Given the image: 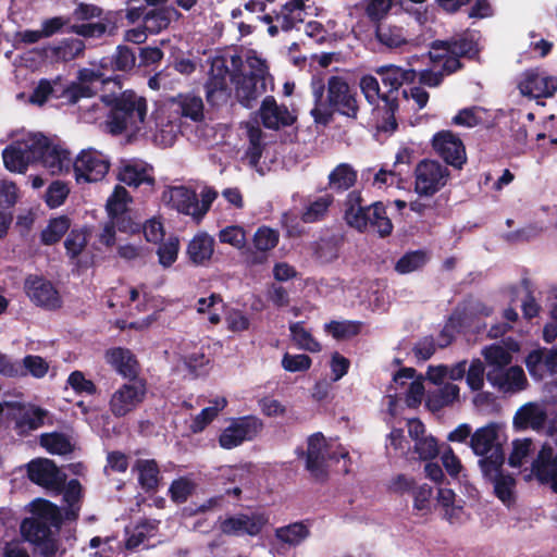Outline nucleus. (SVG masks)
<instances>
[{
	"label": "nucleus",
	"mask_w": 557,
	"mask_h": 557,
	"mask_svg": "<svg viewBox=\"0 0 557 557\" xmlns=\"http://www.w3.org/2000/svg\"><path fill=\"white\" fill-rule=\"evenodd\" d=\"M24 288L30 301L36 306L54 310L62 305V298L57 287L42 276H28L25 280Z\"/></svg>",
	"instance_id": "nucleus-14"
},
{
	"label": "nucleus",
	"mask_w": 557,
	"mask_h": 557,
	"mask_svg": "<svg viewBox=\"0 0 557 557\" xmlns=\"http://www.w3.org/2000/svg\"><path fill=\"white\" fill-rule=\"evenodd\" d=\"M476 53L472 40L435 41L429 52L431 62H443V70L448 74L460 67L459 57H473Z\"/></svg>",
	"instance_id": "nucleus-10"
},
{
	"label": "nucleus",
	"mask_w": 557,
	"mask_h": 557,
	"mask_svg": "<svg viewBox=\"0 0 557 557\" xmlns=\"http://www.w3.org/2000/svg\"><path fill=\"white\" fill-rule=\"evenodd\" d=\"M60 78L49 81L46 78L40 79L33 89L32 95L27 97V102L38 107L44 106L49 98L55 92V87L59 85Z\"/></svg>",
	"instance_id": "nucleus-56"
},
{
	"label": "nucleus",
	"mask_w": 557,
	"mask_h": 557,
	"mask_svg": "<svg viewBox=\"0 0 557 557\" xmlns=\"http://www.w3.org/2000/svg\"><path fill=\"white\" fill-rule=\"evenodd\" d=\"M181 359L186 368L194 374L199 375L206 371L210 359L203 351L198 350L194 352L187 351V346L182 348Z\"/></svg>",
	"instance_id": "nucleus-59"
},
{
	"label": "nucleus",
	"mask_w": 557,
	"mask_h": 557,
	"mask_svg": "<svg viewBox=\"0 0 557 557\" xmlns=\"http://www.w3.org/2000/svg\"><path fill=\"white\" fill-rule=\"evenodd\" d=\"M28 478L34 483L51 490H59L65 476L49 459H37L28 463Z\"/></svg>",
	"instance_id": "nucleus-21"
},
{
	"label": "nucleus",
	"mask_w": 557,
	"mask_h": 557,
	"mask_svg": "<svg viewBox=\"0 0 557 557\" xmlns=\"http://www.w3.org/2000/svg\"><path fill=\"white\" fill-rule=\"evenodd\" d=\"M280 234L277 231L268 227H259L252 237V244L255 252H251L248 257V263L251 265L262 264L267 261V257L263 255L272 250L278 243Z\"/></svg>",
	"instance_id": "nucleus-30"
},
{
	"label": "nucleus",
	"mask_w": 557,
	"mask_h": 557,
	"mask_svg": "<svg viewBox=\"0 0 557 557\" xmlns=\"http://www.w3.org/2000/svg\"><path fill=\"white\" fill-rule=\"evenodd\" d=\"M324 330L327 334L332 335L335 339H348L357 334L361 330V324L356 321H331L324 325Z\"/></svg>",
	"instance_id": "nucleus-52"
},
{
	"label": "nucleus",
	"mask_w": 557,
	"mask_h": 557,
	"mask_svg": "<svg viewBox=\"0 0 557 557\" xmlns=\"http://www.w3.org/2000/svg\"><path fill=\"white\" fill-rule=\"evenodd\" d=\"M84 48L85 45L81 39H65L57 46L46 48L44 53L58 61H70L78 57Z\"/></svg>",
	"instance_id": "nucleus-39"
},
{
	"label": "nucleus",
	"mask_w": 557,
	"mask_h": 557,
	"mask_svg": "<svg viewBox=\"0 0 557 557\" xmlns=\"http://www.w3.org/2000/svg\"><path fill=\"white\" fill-rule=\"evenodd\" d=\"M546 421V411L542 405L529 403L518 409L515 414L513 423L520 429L531 428L539 430L544 426Z\"/></svg>",
	"instance_id": "nucleus-34"
},
{
	"label": "nucleus",
	"mask_w": 557,
	"mask_h": 557,
	"mask_svg": "<svg viewBox=\"0 0 557 557\" xmlns=\"http://www.w3.org/2000/svg\"><path fill=\"white\" fill-rule=\"evenodd\" d=\"M459 394L460 388L454 383L440 385L436 391L429 393L426 398V406L430 410L437 411L458 401Z\"/></svg>",
	"instance_id": "nucleus-36"
},
{
	"label": "nucleus",
	"mask_w": 557,
	"mask_h": 557,
	"mask_svg": "<svg viewBox=\"0 0 557 557\" xmlns=\"http://www.w3.org/2000/svg\"><path fill=\"white\" fill-rule=\"evenodd\" d=\"M5 410L9 411L21 433L40 428L48 416V411L40 407L18 401L0 403V414Z\"/></svg>",
	"instance_id": "nucleus-13"
},
{
	"label": "nucleus",
	"mask_w": 557,
	"mask_h": 557,
	"mask_svg": "<svg viewBox=\"0 0 557 557\" xmlns=\"http://www.w3.org/2000/svg\"><path fill=\"white\" fill-rule=\"evenodd\" d=\"M102 83V74L91 69H83L78 72V82L65 87L58 98L65 99L70 104L78 102L82 98H89L96 94L95 83Z\"/></svg>",
	"instance_id": "nucleus-19"
},
{
	"label": "nucleus",
	"mask_w": 557,
	"mask_h": 557,
	"mask_svg": "<svg viewBox=\"0 0 557 557\" xmlns=\"http://www.w3.org/2000/svg\"><path fill=\"white\" fill-rule=\"evenodd\" d=\"M449 170L436 160H423L414 170V190L420 196L431 197L446 186Z\"/></svg>",
	"instance_id": "nucleus-9"
},
{
	"label": "nucleus",
	"mask_w": 557,
	"mask_h": 557,
	"mask_svg": "<svg viewBox=\"0 0 557 557\" xmlns=\"http://www.w3.org/2000/svg\"><path fill=\"white\" fill-rule=\"evenodd\" d=\"M310 534L309 528L301 523L295 522L275 530V537L287 545L297 546L301 544Z\"/></svg>",
	"instance_id": "nucleus-41"
},
{
	"label": "nucleus",
	"mask_w": 557,
	"mask_h": 557,
	"mask_svg": "<svg viewBox=\"0 0 557 557\" xmlns=\"http://www.w3.org/2000/svg\"><path fill=\"white\" fill-rule=\"evenodd\" d=\"M429 261V256L423 250L410 251L404 255L396 263L395 270L400 274H408L420 270Z\"/></svg>",
	"instance_id": "nucleus-53"
},
{
	"label": "nucleus",
	"mask_w": 557,
	"mask_h": 557,
	"mask_svg": "<svg viewBox=\"0 0 557 557\" xmlns=\"http://www.w3.org/2000/svg\"><path fill=\"white\" fill-rule=\"evenodd\" d=\"M70 194V186L62 181L52 182L45 196L46 203L49 208H58L62 206Z\"/></svg>",
	"instance_id": "nucleus-62"
},
{
	"label": "nucleus",
	"mask_w": 557,
	"mask_h": 557,
	"mask_svg": "<svg viewBox=\"0 0 557 557\" xmlns=\"http://www.w3.org/2000/svg\"><path fill=\"white\" fill-rule=\"evenodd\" d=\"M138 481L143 488L150 491L159 484V468L154 460L140 459L136 462Z\"/></svg>",
	"instance_id": "nucleus-43"
},
{
	"label": "nucleus",
	"mask_w": 557,
	"mask_h": 557,
	"mask_svg": "<svg viewBox=\"0 0 557 557\" xmlns=\"http://www.w3.org/2000/svg\"><path fill=\"white\" fill-rule=\"evenodd\" d=\"M246 64L249 69L250 76L271 83L269 67L267 61L262 59L256 51H248L246 54Z\"/></svg>",
	"instance_id": "nucleus-63"
},
{
	"label": "nucleus",
	"mask_w": 557,
	"mask_h": 557,
	"mask_svg": "<svg viewBox=\"0 0 557 557\" xmlns=\"http://www.w3.org/2000/svg\"><path fill=\"white\" fill-rule=\"evenodd\" d=\"M71 221L67 216L61 215L51 219L48 225L41 232V240L45 245L58 243L69 231Z\"/></svg>",
	"instance_id": "nucleus-47"
},
{
	"label": "nucleus",
	"mask_w": 557,
	"mask_h": 557,
	"mask_svg": "<svg viewBox=\"0 0 557 557\" xmlns=\"http://www.w3.org/2000/svg\"><path fill=\"white\" fill-rule=\"evenodd\" d=\"M486 362L494 368L503 369L511 362L510 351L502 345H492L482 350Z\"/></svg>",
	"instance_id": "nucleus-60"
},
{
	"label": "nucleus",
	"mask_w": 557,
	"mask_h": 557,
	"mask_svg": "<svg viewBox=\"0 0 557 557\" xmlns=\"http://www.w3.org/2000/svg\"><path fill=\"white\" fill-rule=\"evenodd\" d=\"M176 12L174 10L159 9L152 10L146 14L144 22L149 33H159L165 29L172 20V15Z\"/></svg>",
	"instance_id": "nucleus-57"
},
{
	"label": "nucleus",
	"mask_w": 557,
	"mask_h": 557,
	"mask_svg": "<svg viewBox=\"0 0 557 557\" xmlns=\"http://www.w3.org/2000/svg\"><path fill=\"white\" fill-rule=\"evenodd\" d=\"M180 251V240L177 237H169L165 242H163L158 250L157 255L159 258V263L163 268H170L176 260Z\"/></svg>",
	"instance_id": "nucleus-61"
},
{
	"label": "nucleus",
	"mask_w": 557,
	"mask_h": 557,
	"mask_svg": "<svg viewBox=\"0 0 557 557\" xmlns=\"http://www.w3.org/2000/svg\"><path fill=\"white\" fill-rule=\"evenodd\" d=\"M219 240L240 250L246 247V232L237 225L226 226L219 232Z\"/></svg>",
	"instance_id": "nucleus-64"
},
{
	"label": "nucleus",
	"mask_w": 557,
	"mask_h": 557,
	"mask_svg": "<svg viewBox=\"0 0 557 557\" xmlns=\"http://www.w3.org/2000/svg\"><path fill=\"white\" fill-rule=\"evenodd\" d=\"M234 83L235 95L245 107H250L251 101L264 94L269 84L265 81L245 74L235 76Z\"/></svg>",
	"instance_id": "nucleus-32"
},
{
	"label": "nucleus",
	"mask_w": 557,
	"mask_h": 557,
	"mask_svg": "<svg viewBox=\"0 0 557 557\" xmlns=\"http://www.w3.org/2000/svg\"><path fill=\"white\" fill-rule=\"evenodd\" d=\"M23 370L18 375H32L36 379L44 377L49 371V363L40 356L27 355L20 362Z\"/></svg>",
	"instance_id": "nucleus-58"
},
{
	"label": "nucleus",
	"mask_w": 557,
	"mask_h": 557,
	"mask_svg": "<svg viewBox=\"0 0 557 557\" xmlns=\"http://www.w3.org/2000/svg\"><path fill=\"white\" fill-rule=\"evenodd\" d=\"M177 104L181 109V114L185 117L198 122L203 117V102L200 97L194 95L180 96Z\"/></svg>",
	"instance_id": "nucleus-55"
},
{
	"label": "nucleus",
	"mask_w": 557,
	"mask_h": 557,
	"mask_svg": "<svg viewBox=\"0 0 557 557\" xmlns=\"http://www.w3.org/2000/svg\"><path fill=\"white\" fill-rule=\"evenodd\" d=\"M2 158L5 169L14 173H25L29 164L39 162L51 175H64L72 171L73 163L65 147L33 133L22 135L8 146Z\"/></svg>",
	"instance_id": "nucleus-1"
},
{
	"label": "nucleus",
	"mask_w": 557,
	"mask_h": 557,
	"mask_svg": "<svg viewBox=\"0 0 557 557\" xmlns=\"http://www.w3.org/2000/svg\"><path fill=\"white\" fill-rule=\"evenodd\" d=\"M109 169V158L94 148L82 150L72 163V171L77 184L100 182L106 177Z\"/></svg>",
	"instance_id": "nucleus-7"
},
{
	"label": "nucleus",
	"mask_w": 557,
	"mask_h": 557,
	"mask_svg": "<svg viewBox=\"0 0 557 557\" xmlns=\"http://www.w3.org/2000/svg\"><path fill=\"white\" fill-rule=\"evenodd\" d=\"M215 240L206 232H198L189 240L186 255L190 263L197 267H206L214 255Z\"/></svg>",
	"instance_id": "nucleus-24"
},
{
	"label": "nucleus",
	"mask_w": 557,
	"mask_h": 557,
	"mask_svg": "<svg viewBox=\"0 0 557 557\" xmlns=\"http://www.w3.org/2000/svg\"><path fill=\"white\" fill-rule=\"evenodd\" d=\"M369 206L363 205L360 191H350L343 205V215L345 222L359 232H366L369 228Z\"/></svg>",
	"instance_id": "nucleus-23"
},
{
	"label": "nucleus",
	"mask_w": 557,
	"mask_h": 557,
	"mask_svg": "<svg viewBox=\"0 0 557 557\" xmlns=\"http://www.w3.org/2000/svg\"><path fill=\"white\" fill-rule=\"evenodd\" d=\"M222 308V298L216 294H212L209 297H202L198 299L196 304L197 312L200 314H208V320L211 324H218L220 322V311Z\"/></svg>",
	"instance_id": "nucleus-50"
},
{
	"label": "nucleus",
	"mask_w": 557,
	"mask_h": 557,
	"mask_svg": "<svg viewBox=\"0 0 557 557\" xmlns=\"http://www.w3.org/2000/svg\"><path fill=\"white\" fill-rule=\"evenodd\" d=\"M305 456L306 469L317 480H323L327 474L329 461L346 460L348 450L333 441H327L323 434L314 433L308 437Z\"/></svg>",
	"instance_id": "nucleus-4"
},
{
	"label": "nucleus",
	"mask_w": 557,
	"mask_h": 557,
	"mask_svg": "<svg viewBox=\"0 0 557 557\" xmlns=\"http://www.w3.org/2000/svg\"><path fill=\"white\" fill-rule=\"evenodd\" d=\"M131 201L132 197L129 196L128 191L123 186H115L113 193L108 198L106 203V209L109 216L112 220L119 218L127 210Z\"/></svg>",
	"instance_id": "nucleus-45"
},
{
	"label": "nucleus",
	"mask_w": 557,
	"mask_h": 557,
	"mask_svg": "<svg viewBox=\"0 0 557 557\" xmlns=\"http://www.w3.org/2000/svg\"><path fill=\"white\" fill-rule=\"evenodd\" d=\"M525 364L536 379H543L546 373L557 374V349L533 350L528 355Z\"/></svg>",
	"instance_id": "nucleus-29"
},
{
	"label": "nucleus",
	"mask_w": 557,
	"mask_h": 557,
	"mask_svg": "<svg viewBox=\"0 0 557 557\" xmlns=\"http://www.w3.org/2000/svg\"><path fill=\"white\" fill-rule=\"evenodd\" d=\"M162 200L180 213L190 215L196 221V193L185 186H172L162 194Z\"/></svg>",
	"instance_id": "nucleus-25"
},
{
	"label": "nucleus",
	"mask_w": 557,
	"mask_h": 557,
	"mask_svg": "<svg viewBox=\"0 0 557 557\" xmlns=\"http://www.w3.org/2000/svg\"><path fill=\"white\" fill-rule=\"evenodd\" d=\"M375 72L381 77L383 85L391 91L398 90L405 83L413 82L417 76L413 69L406 70L394 64L380 66Z\"/></svg>",
	"instance_id": "nucleus-35"
},
{
	"label": "nucleus",
	"mask_w": 557,
	"mask_h": 557,
	"mask_svg": "<svg viewBox=\"0 0 557 557\" xmlns=\"http://www.w3.org/2000/svg\"><path fill=\"white\" fill-rule=\"evenodd\" d=\"M312 3L313 0H286L274 16L265 14L260 21L268 25V34L274 37L280 30L287 32L302 23Z\"/></svg>",
	"instance_id": "nucleus-8"
},
{
	"label": "nucleus",
	"mask_w": 557,
	"mask_h": 557,
	"mask_svg": "<svg viewBox=\"0 0 557 557\" xmlns=\"http://www.w3.org/2000/svg\"><path fill=\"white\" fill-rule=\"evenodd\" d=\"M89 238V230L84 227L72 230L67 235L64 247L70 259L74 260L85 250Z\"/></svg>",
	"instance_id": "nucleus-48"
},
{
	"label": "nucleus",
	"mask_w": 557,
	"mask_h": 557,
	"mask_svg": "<svg viewBox=\"0 0 557 557\" xmlns=\"http://www.w3.org/2000/svg\"><path fill=\"white\" fill-rule=\"evenodd\" d=\"M313 108L311 116L318 124L326 125L331 122L335 112L357 119L359 106L356 90L342 76L329 77L326 84L320 78L311 82Z\"/></svg>",
	"instance_id": "nucleus-2"
},
{
	"label": "nucleus",
	"mask_w": 557,
	"mask_h": 557,
	"mask_svg": "<svg viewBox=\"0 0 557 557\" xmlns=\"http://www.w3.org/2000/svg\"><path fill=\"white\" fill-rule=\"evenodd\" d=\"M33 517L49 530L58 529L62 521V515L57 506L45 499H36L32 503Z\"/></svg>",
	"instance_id": "nucleus-38"
},
{
	"label": "nucleus",
	"mask_w": 557,
	"mask_h": 557,
	"mask_svg": "<svg viewBox=\"0 0 557 557\" xmlns=\"http://www.w3.org/2000/svg\"><path fill=\"white\" fill-rule=\"evenodd\" d=\"M40 444L50 454L66 455L73 450L70 440L60 433L42 434Z\"/></svg>",
	"instance_id": "nucleus-54"
},
{
	"label": "nucleus",
	"mask_w": 557,
	"mask_h": 557,
	"mask_svg": "<svg viewBox=\"0 0 557 557\" xmlns=\"http://www.w3.org/2000/svg\"><path fill=\"white\" fill-rule=\"evenodd\" d=\"M269 523V517L264 512L238 513L224 519L221 522V531L227 535L257 536Z\"/></svg>",
	"instance_id": "nucleus-15"
},
{
	"label": "nucleus",
	"mask_w": 557,
	"mask_h": 557,
	"mask_svg": "<svg viewBox=\"0 0 557 557\" xmlns=\"http://www.w3.org/2000/svg\"><path fill=\"white\" fill-rule=\"evenodd\" d=\"M227 405L225 397H216L211 400V406L203 408L199 414H197L190 425L193 432L197 433L202 431L207 424H209L220 411H222Z\"/></svg>",
	"instance_id": "nucleus-44"
},
{
	"label": "nucleus",
	"mask_w": 557,
	"mask_h": 557,
	"mask_svg": "<svg viewBox=\"0 0 557 557\" xmlns=\"http://www.w3.org/2000/svg\"><path fill=\"white\" fill-rule=\"evenodd\" d=\"M262 421L255 416L232 419L220 434L219 443L224 449H233L244 442L255 440L262 431Z\"/></svg>",
	"instance_id": "nucleus-11"
},
{
	"label": "nucleus",
	"mask_w": 557,
	"mask_h": 557,
	"mask_svg": "<svg viewBox=\"0 0 557 557\" xmlns=\"http://www.w3.org/2000/svg\"><path fill=\"white\" fill-rule=\"evenodd\" d=\"M522 95L532 98L552 97L557 91V77L544 71H529L519 83Z\"/></svg>",
	"instance_id": "nucleus-20"
},
{
	"label": "nucleus",
	"mask_w": 557,
	"mask_h": 557,
	"mask_svg": "<svg viewBox=\"0 0 557 557\" xmlns=\"http://www.w3.org/2000/svg\"><path fill=\"white\" fill-rule=\"evenodd\" d=\"M231 78L230 71L223 58H214L207 83V98L210 102L223 101L227 98V86Z\"/></svg>",
	"instance_id": "nucleus-22"
},
{
	"label": "nucleus",
	"mask_w": 557,
	"mask_h": 557,
	"mask_svg": "<svg viewBox=\"0 0 557 557\" xmlns=\"http://www.w3.org/2000/svg\"><path fill=\"white\" fill-rule=\"evenodd\" d=\"M494 475V473L492 474ZM515 479L510 475L497 474L494 478V492L498 499L510 507L515 503Z\"/></svg>",
	"instance_id": "nucleus-51"
},
{
	"label": "nucleus",
	"mask_w": 557,
	"mask_h": 557,
	"mask_svg": "<svg viewBox=\"0 0 557 557\" xmlns=\"http://www.w3.org/2000/svg\"><path fill=\"white\" fill-rule=\"evenodd\" d=\"M334 198L330 194H324L309 201L302 213V220L306 223H313L321 220L327 212Z\"/></svg>",
	"instance_id": "nucleus-46"
},
{
	"label": "nucleus",
	"mask_w": 557,
	"mask_h": 557,
	"mask_svg": "<svg viewBox=\"0 0 557 557\" xmlns=\"http://www.w3.org/2000/svg\"><path fill=\"white\" fill-rule=\"evenodd\" d=\"M260 116L263 125L272 129L292 125L295 121L294 114L285 106H278L272 97L262 101Z\"/></svg>",
	"instance_id": "nucleus-26"
},
{
	"label": "nucleus",
	"mask_w": 557,
	"mask_h": 557,
	"mask_svg": "<svg viewBox=\"0 0 557 557\" xmlns=\"http://www.w3.org/2000/svg\"><path fill=\"white\" fill-rule=\"evenodd\" d=\"M369 228L376 233L380 237H386L393 232V223L386 214V209L383 202L376 201L369 206Z\"/></svg>",
	"instance_id": "nucleus-37"
},
{
	"label": "nucleus",
	"mask_w": 557,
	"mask_h": 557,
	"mask_svg": "<svg viewBox=\"0 0 557 557\" xmlns=\"http://www.w3.org/2000/svg\"><path fill=\"white\" fill-rule=\"evenodd\" d=\"M181 134L177 114L159 109L152 112L140 137L151 140L159 147H171Z\"/></svg>",
	"instance_id": "nucleus-6"
},
{
	"label": "nucleus",
	"mask_w": 557,
	"mask_h": 557,
	"mask_svg": "<svg viewBox=\"0 0 557 557\" xmlns=\"http://www.w3.org/2000/svg\"><path fill=\"white\" fill-rule=\"evenodd\" d=\"M490 384L502 393L515 394L523 391L528 380L522 368L512 366L508 369L494 368L486 374Z\"/></svg>",
	"instance_id": "nucleus-18"
},
{
	"label": "nucleus",
	"mask_w": 557,
	"mask_h": 557,
	"mask_svg": "<svg viewBox=\"0 0 557 557\" xmlns=\"http://www.w3.org/2000/svg\"><path fill=\"white\" fill-rule=\"evenodd\" d=\"M290 338L294 344L302 350L310 352H319L322 349L321 344L312 336L302 322H294L289 324Z\"/></svg>",
	"instance_id": "nucleus-40"
},
{
	"label": "nucleus",
	"mask_w": 557,
	"mask_h": 557,
	"mask_svg": "<svg viewBox=\"0 0 557 557\" xmlns=\"http://www.w3.org/2000/svg\"><path fill=\"white\" fill-rule=\"evenodd\" d=\"M104 361L123 377H133L137 374L138 363L134 354L124 347H111L104 351Z\"/></svg>",
	"instance_id": "nucleus-28"
},
{
	"label": "nucleus",
	"mask_w": 557,
	"mask_h": 557,
	"mask_svg": "<svg viewBox=\"0 0 557 557\" xmlns=\"http://www.w3.org/2000/svg\"><path fill=\"white\" fill-rule=\"evenodd\" d=\"M21 532L24 539L32 543H40L51 534V530L34 517L23 520L21 524Z\"/></svg>",
	"instance_id": "nucleus-49"
},
{
	"label": "nucleus",
	"mask_w": 557,
	"mask_h": 557,
	"mask_svg": "<svg viewBox=\"0 0 557 557\" xmlns=\"http://www.w3.org/2000/svg\"><path fill=\"white\" fill-rule=\"evenodd\" d=\"M437 505L442 509L443 518L450 524L461 523L466 519L463 500L457 499L453 490L445 487L438 488Z\"/></svg>",
	"instance_id": "nucleus-33"
},
{
	"label": "nucleus",
	"mask_w": 557,
	"mask_h": 557,
	"mask_svg": "<svg viewBox=\"0 0 557 557\" xmlns=\"http://www.w3.org/2000/svg\"><path fill=\"white\" fill-rule=\"evenodd\" d=\"M376 40L387 49H403L412 44L407 30L399 25L381 23L375 28Z\"/></svg>",
	"instance_id": "nucleus-31"
},
{
	"label": "nucleus",
	"mask_w": 557,
	"mask_h": 557,
	"mask_svg": "<svg viewBox=\"0 0 557 557\" xmlns=\"http://www.w3.org/2000/svg\"><path fill=\"white\" fill-rule=\"evenodd\" d=\"M101 101L110 107V114L106 122L110 134H124L127 137L141 136L148 121L146 98L133 90H125L119 96H103Z\"/></svg>",
	"instance_id": "nucleus-3"
},
{
	"label": "nucleus",
	"mask_w": 557,
	"mask_h": 557,
	"mask_svg": "<svg viewBox=\"0 0 557 557\" xmlns=\"http://www.w3.org/2000/svg\"><path fill=\"white\" fill-rule=\"evenodd\" d=\"M532 474L542 485L557 494V449L544 445L532 462Z\"/></svg>",
	"instance_id": "nucleus-17"
},
{
	"label": "nucleus",
	"mask_w": 557,
	"mask_h": 557,
	"mask_svg": "<svg viewBox=\"0 0 557 557\" xmlns=\"http://www.w3.org/2000/svg\"><path fill=\"white\" fill-rule=\"evenodd\" d=\"M357 181L356 171L347 163L338 164L329 175V185L336 190H346Z\"/></svg>",
	"instance_id": "nucleus-42"
},
{
	"label": "nucleus",
	"mask_w": 557,
	"mask_h": 557,
	"mask_svg": "<svg viewBox=\"0 0 557 557\" xmlns=\"http://www.w3.org/2000/svg\"><path fill=\"white\" fill-rule=\"evenodd\" d=\"M117 177L122 183L136 188L141 185L152 186L154 183L152 168L139 160L123 163Z\"/></svg>",
	"instance_id": "nucleus-27"
},
{
	"label": "nucleus",
	"mask_w": 557,
	"mask_h": 557,
	"mask_svg": "<svg viewBox=\"0 0 557 557\" xmlns=\"http://www.w3.org/2000/svg\"><path fill=\"white\" fill-rule=\"evenodd\" d=\"M146 386L141 381H131L116 388L109 400L114 417H124L134 411L144 400Z\"/></svg>",
	"instance_id": "nucleus-12"
},
{
	"label": "nucleus",
	"mask_w": 557,
	"mask_h": 557,
	"mask_svg": "<svg viewBox=\"0 0 557 557\" xmlns=\"http://www.w3.org/2000/svg\"><path fill=\"white\" fill-rule=\"evenodd\" d=\"M432 146L446 163L460 169L467 161L462 140L450 131H441L433 136Z\"/></svg>",
	"instance_id": "nucleus-16"
},
{
	"label": "nucleus",
	"mask_w": 557,
	"mask_h": 557,
	"mask_svg": "<svg viewBox=\"0 0 557 557\" xmlns=\"http://www.w3.org/2000/svg\"><path fill=\"white\" fill-rule=\"evenodd\" d=\"M473 453L483 458L480 466L483 473L492 476L504 462V454L498 442V426L494 423L478 429L471 436Z\"/></svg>",
	"instance_id": "nucleus-5"
}]
</instances>
